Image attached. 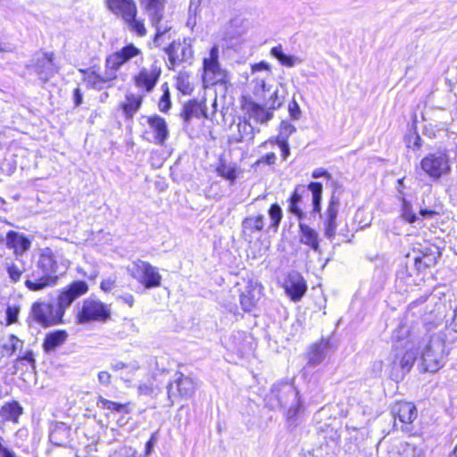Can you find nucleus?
<instances>
[{
  "mask_svg": "<svg viewBox=\"0 0 457 457\" xmlns=\"http://www.w3.org/2000/svg\"><path fill=\"white\" fill-rule=\"evenodd\" d=\"M396 340L395 353L391 360L393 370L398 368L404 374L411 370L416 359V345L419 343L418 337L410 332L408 326L400 325L394 334Z\"/></svg>",
  "mask_w": 457,
  "mask_h": 457,
  "instance_id": "nucleus-1",
  "label": "nucleus"
},
{
  "mask_svg": "<svg viewBox=\"0 0 457 457\" xmlns=\"http://www.w3.org/2000/svg\"><path fill=\"white\" fill-rule=\"evenodd\" d=\"M308 189L312 193V214H319L324 222V235L327 238L332 239L336 236L337 228V217L340 207V197L334 192L328 201L325 212L321 213V200L323 187L320 182H311Z\"/></svg>",
  "mask_w": 457,
  "mask_h": 457,
  "instance_id": "nucleus-2",
  "label": "nucleus"
},
{
  "mask_svg": "<svg viewBox=\"0 0 457 457\" xmlns=\"http://www.w3.org/2000/svg\"><path fill=\"white\" fill-rule=\"evenodd\" d=\"M448 352L445 347V337L437 333L429 337L420 351L421 366L424 371L436 372L445 363Z\"/></svg>",
  "mask_w": 457,
  "mask_h": 457,
  "instance_id": "nucleus-3",
  "label": "nucleus"
},
{
  "mask_svg": "<svg viewBox=\"0 0 457 457\" xmlns=\"http://www.w3.org/2000/svg\"><path fill=\"white\" fill-rule=\"evenodd\" d=\"M127 270L129 274L145 289L156 288L162 286V277L158 268L148 262L137 259L132 262Z\"/></svg>",
  "mask_w": 457,
  "mask_h": 457,
  "instance_id": "nucleus-4",
  "label": "nucleus"
},
{
  "mask_svg": "<svg viewBox=\"0 0 457 457\" xmlns=\"http://www.w3.org/2000/svg\"><path fill=\"white\" fill-rule=\"evenodd\" d=\"M422 170L433 180H438L451 171L449 155L446 149H438L428 154L420 162Z\"/></svg>",
  "mask_w": 457,
  "mask_h": 457,
  "instance_id": "nucleus-5",
  "label": "nucleus"
},
{
  "mask_svg": "<svg viewBox=\"0 0 457 457\" xmlns=\"http://www.w3.org/2000/svg\"><path fill=\"white\" fill-rule=\"evenodd\" d=\"M111 316L108 305L99 300L86 299L78 313V322L80 324L90 321H106Z\"/></svg>",
  "mask_w": 457,
  "mask_h": 457,
  "instance_id": "nucleus-6",
  "label": "nucleus"
},
{
  "mask_svg": "<svg viewBox=\"0 0 457 457\" xmlns=\"http://www.w3.org/2000/svg\"><path fill=\"white\" fill-rule=\"evenodd\" d=\"M23 344L24 343L22 340L19 339L12 334L4 336L1 339V346L7 356H12L17 353H19L15 360L16 365L20 363L27 364L34 369L35 359L33 353L31 350H26L25 352H22Z\"/></svg>",
  "mask_w": 457,
  "mask_h": 457,
  "instance_id": "nucleus-7",
  "label": "nucleus"
},
{
  "mask_svg": "<svg viewBox=\"0 0 457 457\" xmlns=\"http://www.w3.org/2000/svg\"><path fill=\"white\" fill-rule=\"evenodd\" d=\"M225 78L226 73L219 62V47L213 46L210 50L209 57L204 59V82L215 85L224 82Z\"/></svg>",
  "mask_w": 457,
  "mask_h": 457,
  "instance_id": "nucleus-8",
  "label": "nucleus"
},
{
  "mask_svg": "<svg viewBox=\"0 0 457 457\" xmlns=\"http://www.w3.org/2000/svg\"><path fill=\"white\" fill-rule=\"evenodd\" d=\"M167 395L169 400L173 403L177 397L190 398L195 394V383L181 372H176L172 382L168 383Z\"/></svg>",
  "mask_w": 457,
  "mask_h": 457,
  "instance_id": "nucleus-9",
  "label": "nucleus"
},
{
  "mask_svg": "<svg viewBox=\"0 0 457 457\" xmlns=\"http://www.w3.org/2000/svg\"><path fill=\"white\" fill-rule=\"evenodd\" d=\"M79 71L83 74V81L87 87L99 91L111 87L112 81L117 79V74H114V71L107 68H105L104 74L96 72L94 67L79 69Z\"/></svg>",
  "mask_w": 457,
  "mask_h": 457,
  "instance_id": "nucleus-10",
  "label": "nucleus"
},
{
  "mask_svg": "<svg viewBox=\"0 0 457 457\" xmlns=\"http://www.w3.org/2000/svg\"><path fill=\"white\" fill-rule=\"evenodd\" d=\"M33 319L45 327L57 324L62 320V311L56 306L47 303H35L31 309Z\"/></svg>",
  "mask_w": 457,
  "mask_h": 457,
  "instance_id": "nucleus-11",
  "label": "nucleus"
},
{
  "mask_svg": "<svg viewBox=\"0 0 457 457\" xmlns=\"http://www.w3.org/2000/svg\"><path fill=\"white\" fill-rule=\"evenodd\" d=\"M271 397H274L280 407H287L289 404H297L299 392L293 384L288 382H278L273 385Z\"/></svg>",
  "mask_w": 457,
  "mask_h": 457,
  "instance_id": "nucleus-12",
  "label": "nucleus"
},
{
  "mask_svg": "<svg viewBox=\"0 0 457 457\" xmlns=\"http://www.w3.org/2000/svg\"><path fill=\"white\" fill-rule=\"evenodd\" d=\"M141 50L133 44L123 46L120 51L110 54L105 60V68L111 69L117 74V71L132 58L140 55Z\"/></svg>",
  "mask_w": 457,
  "mask_h": 457,
  "instance_id": "nucleus-13",
  "label": "nucleus"
},
{
  "mask_svg": "<svg viewBox=\"0 0 457 457\" xmlns=\"http://www.w3.org/2000/svg\"><path fill=\"white\" fill-rule=\"evenodd\" d=\"M161 73L162 70L157 62H154L149 68H142L135 76V85L139 88H144L146 93H150L159 80Z\"/></svg>",
  "mask_w": 457,
  "mask_h": 457,
  "instance_id": "nucleus-14",
  "label": "nucleus"
},
{
  "mask_svg": "<svg viewBox=\"0 0 457 457\" xmlns=\"http://www.w3.org/2000/svg\"><path fill=\"white\" fill-rule=\"evenodd\" d=\"M33 70L37 74L40 80L43 82L49 80L59 70L54 62V54L45 53L37 56L35 60Z\"/></svg>",
  "mask_w": 457,
  "mask_h": 457,
  "instance_id": "nucleus-15",
  "label": "nucleus"
},
{
  "mask_svg": "<svg viewBox=\"0 0 457 457\" xmlns=\"http://www.w3.org/2000/svg\"><path fill=\"white\" fill-rule=\"evenodd\" d=\"M146 121L153 134V138L149 141L155 145H164L170 134L166 120L162 117L154 114L147 116Z\"/></svg>",
  "mask_w": 457,
  "mask_h": 457,
  "instance_id": "nucleus-16",
  "label": "nucleus"
},
{
  "mask_svg": "<svg viewBox=\"0 0 457 457\" xmlns=\"http://www.w3.org/2000/svg\"><path fill=\"white\" fill-rule=\"evenodd\" d=\"M391 413L395 419L394 427L397 428L396 419L402 423L401 429L403 426L411 424L417 418L418 411L416 406L409 402H398L393 405Z\"/></svg>",
  "mask_w": 457,
  "mask_h": 457,
  "instance_id": "nucleus-17",
  "label": "nucleus"
},
{
  "mask_svg": "<svg viewBox=\"0 0 457 457\" xmlns=\"http://www.w3.org/2000/svg\"><path fill=\"white\" fill-rule=\"evenodd\" d=\"M57 284L53 276L43 273L37 265L30 273L27 275L25 286L30 291H40L46 287H54Z\"/></svg>",
  "mask_w": 457,
  "mask_h": 457,
  "instance_id": "nucleus-18",
  "label": "nucleus"
},
{
  "mask_svg": "<svg viewBox=\"0 0 457 457\" xmlns=\"http://www.w3.org/2000/svg\"><path fill=\"white\" fill-rule=\"evenodd\" d=\"M286 293L290 298L297 302L305 294L307 286L300 273L296 271L290 272L284 284Z\"/></svg>",
  "mask_w": 457,
  "mask_h": 457,
  "instance_id": "nucleus-19",
  "label": "nucleus"
},
{
  "mask_svg": "<svg viewBox=\"0 0 457 457\" xmlns=\"http://www.w3.org/2000/svg\"><path fill=\"white\" fill-rule=\"evenodd\" d=\"M244 109L248 115V120H253L255 122L265 125L274 116L273 111L269 106H264L254 101H246Z\"/></svg>",
  "mask_w": 457,
  "mask_h": 457,
  "instance_id": "nucleus-20",
  "label": "nucleus"
},
{
  "mask_svg": "<svg viewBox=\"0 0 457 457\" xmlns=\"http://www.w3.org/2000/svg\"><path fill=\"white\" fill-rule=\"evenodd\" d=\"M169 58V69H173L176 65L188 60L192 57V49L186 44L173 41L165 48Z\"/></svg>",
  "mask_w": 457,
  "mask_h": 457,
  "instance_id": "nucleus-21",
  "label": "nucleus"
},
{
  "mask_svg": "<svg viewBox=\"0 0 457 457\" xmlns=\"http://www.w3.org/2000/svg\"><path fill=\"white\" fill-rule=\"evenodd\" d=\"M5 240L7 248L13 250L16 260H19V257L29 251L31 246L30 239L14 230L7 232Z\"/></svg>",
  "mask_w": 457,
  "mask_h": 457,
  "instance_id": "nucleus-22",
  "label": "nucleus"
},
{
  "mask_svg": "<svg viewBox=\"0 0 457 457\" xmlns=\"http://www.w3.org/2000/svg\"><path fill=\"white\" fill-rule=\"evenodd\" d=\"M36 265L41 269L43 273L45 272L47 275L53 276V278H54L56 282L58 281V265L56 257L52 249L49 247L42 249Z\"/></svg>",
  "mask_w": 457,
  "mask_h": 457,
  "instance_id": "nucleus-23",
  "label": "nucleus"
},
{
  "mask_svg": "<svg viewBox=\"0 0 457 457\" xmlns=\"http://www.w3.org/2000/svg\"><path fill=\"white\" fill-rule=\"evenodd\" d=\"M307 190L310 191L308 187H305L303 185H297L287 200V211L295 215L299 221L303 220L306 216L301 205L303 204V195Z\"/></svg>",
  "mask_w": 457,
  "mask_h": 457,
  "instance_id": "nucleus-24",
  "label": "nucleus"
},
{
  "mask_svg": "<svg viewBox=\"0 0 457 457\" xmlns=\"http://www.w3.org/2000/svg\"><path fill=\"white\" fill-rule=\"evenodd\" d=\"M109 10L122 17L125 21L133 14H137V4L134 0H106Z\"/></svg>",
  "mask_w": 457,
  "mask_h": 457,
  "instance_id": "nucleus-25",
  "label": "nucleus"
},
{
  "mask_svg": "<svg viewBox=\"0 0 457 457\" xmlns=\"http://www.w3.org/2000/svg\"><path fill=\"white\" fill-rule=\"evenodd\" d=\"M165 3V0H140V4L149 15L151 24L162 21Z\"/></svg>",
  "mask_w": 457,
  "mask_h": 457,
  "instance_id": "nucleus-26",
  "label": "nucleus"
},
{
  "mask_svg": "<svg viewBox=\"0 0 457 457\" xmlns=\"http://www.w3.org/2000/svg\"><path fill=\"white\" fill-rule=\"evenodd\" d=\"M261 292L257 286L248 284L240 295V303L245 312H251L257 304Z\"/></svg>",
  "mask_w": 457,
  "mask_h": 457,
  "instance_id": "nucleus-27",
  "label": "nucleus"
},
{
  "mask_svg": "<svg viewBox=\"0 0 457 457\" xmlns=\"http://www.w3.org/2000/svg\"><path fill=\"white\" fill-rule=\"evenodd\" d=\"M299 233L302 244L309 245L314 251L320 250L318 232L303 220L299 221Z\"/></svg>",
  "mask_w": 457,
  "mask_h": 457,
  "instance_id": "nucleus-28",
  "label": "nucleus"
},
{
  "mask_svg": "<svg viewBox=\"0 0 457 457\" xmlns=\"http://www.w3.org/2000/svg\"><path fill=\"white\" fill-rule=\"evenodd\" d=\"M328 342L321 340L319 343L312 345L308 353V364L316 366L320 364L325 359L326 350L328 349Z\"/></svg>",
  "mask_w": 457,
  "mask_h": 457,
  "instance_id": "nucleus-29",
  "label": "nucleus"
},
{
  "mask_svg": "<svg viewBox=\"0 0 457 457\" xmlns=\"http://www.w3.org/2000/svg\"><path fill=\"white\" fill-rule=\"evenodd\" d=\"M21 413L22 408L17 402L7 403L0 409V417L4 421L17 423Z\"/></svg>",
  "mask_w": 457,
  "mask_h": 457,
  "instance_id": "nucleus-30",
  "label": "nucleus"
},
{
  "mask_svg": "<svg viewBox=\"0 0 457 457\" xmlns=\"http://www.w3.org/2000/svg\"><path fill=\"white\" fill-rule=\"evenodd\" d=\"M68 337V334L64 330H57L48 333L44 340V349L46 352H52L56 347L62 345Z\"/></svg>",
  "mask_w": 457,
  "mask_h": 457,
  "instance_id": "nucleus-31",
  "label": "nucleus"
},
{
  "mask_svg": "<svg viewBox=\"0 0 457 457\" xmlns=\"http://www.w3.org/2000/svg\"><path fill=\"white\" fill-rule=\"evenodd\" d=\"M264 227V216H251L245 218L242 222L243 232L245 235L252 236L254 232H260Z\"/></svg>",
  "mask_w": 457,
  "mask_h": 457,
  "instance_id": "nucleus-32",
  "label": "nucleus"
},
{
  "mask_svg": "<svg viewBox=\"0 0 457 457\" xmlns=\"http://www.w3.org/2000/svg\"><path fill=\"white\" fill-rule=\"evenodd\" d=\"M142 104V96L129 95L126 96V103L121 104L123 113L127 119H132Z\"/></svg>",
  "mask_w": 457,
  "mask_h": 457,
  "instance_id": "nucleus-33",
  "label": "nucleus"
},
{
  "mask_svg": "<svg viewBox=\"0 0 457 457\" xmlns=\"http://www.w3.org/2000/svg\"><path fill=\"white\" fill-rule=\"evenodd\" d=\"M237 130L239 134L238 141L253 142L255 133H259L260 129H255L249 120L245 118L244 120L240 121L237 125Z\"/></svg>",
  "mask_w": 457,
  "mask_h": 457,
  "instance_id": "nucleus-34",
  "label": "nucleus"
},
{
  "mask_svg": "<svg viewBox=\"0 0 457 457\" xmlns=\"http://www.w3.org/2000/svg\"><path fill=\"white\" fill-rule=\"evenodd\" d=\"M204 115L203 106L196 101H189L184 105L182 117L186 122H189L193 117Z\"/></svg>",
  "mask_w": 457,
  "mask_h": 457,
  "instance_id": "nucleus-35",
  "label": "nucleus"
},
{
  "mask_svg": "<svg viewBox=\"0 0 457 457\" xmlns=\"http://www.w3.org/2000/svg\"><path fill=\"white\" fill-rule=\"evenodd\" d=\"M440 256L438 249H432L426 257H413L414 264L418 270L435 265Z\"/></svg>",
  "mask_w": 457,
  "mask_h": 457,
  "instance_id": "nucleus-36",
  "label": "nucleus"
},
{
  "mask_svg": "<svg viewBox=\"0 0 457 457\" xmlns=\"http://www.w3.org/2000/svg\"><path fill=\"white\" fill-rule=\"evenodd\" d=\"M272 56L277 58L279 62L287 67H294L296 63H300L302 61L295 56L286 54L281 46L272 47L270 50Z\"/></svg>",
  "mask_w": 457,
  "mask_h": 457,
  "instance_id": "nucleus-37",
  "label": "nucleus"
},
{
  "mask_svg": "<svg viewBox=\"0 0 457 457\" xmlns=\"http://www.w3.org/2000/svg\"><path fill=\"white\" fill-rule=\"evenodd\" d=\"M216 171L220 177L229 180L231 183H233L237 177V168L234 163L228 164L225 162L220 161Z\"/></svg>",
  "mask_w": 457,
  "mask_h": 457,
  "instance_id": "nucleus-38",
  "label": "nucleus"
},
{
  "mask_svg": "<svg viewBox=\"0 0 457 457\" xmlns=\"http://www.w3.org/2000/svg\"><path fill=\"white\" fill-rule=\"evenodd\" d=\"M287 407V410L285 412V416L287 419V426L290 428H295L299 424L298 414L302 409V403L300 398L298 399L297 404H289Z\"/></svg>",
  "mask_w": 457,
  "mask_h": 457,
  "instance_id": "nucleus-39",
  "label": "nucleus"
},
{
  "mask_svg": "<svg viewBox=\"0 0 457 457\" xmlns=\"http://www.w3.org/2000/svg\"><path fill=\"white\" fill-rule=\"evenodd\" d=\"M4 266L11 282L17 283L21 280V278L25 271L23 265L20 267L14 262L6 260Z\"/></svg>",
  "mask_w": 457,
  "mask_h": 457,
  "instance_id": "nucleus-40",
  "label": "nucleus"
},
{
  "mask_svg": "<svg viewBox=\"0 0 457 457\" xmlns=\"http://www.w3.org/2000/svg\"><path fill=\"white\" fill-rule=\"evenodd\" d=\"M137 14H133L131 17H129L124 21L128 25L130 31L135 33L138 37H145L147 33V30L145 26L144 20H140L137 18Z\"/></svg>",
  "mask_w": 457,
  "mask_h": 457,
  "instance_id": "nucleus-41",
  "label": "nucleus"
},
{
  "mask_svg": "<svg viewBox=\"0 0 457 457\" xmlns=\"http://www.w3.org/2000/svg\"><path fill=\"white\" fill-rule=\"evenodd\" d=\"M68 433V428L64 423L55 424L49 433V439L53 444L61 445L62 444V440L60 436H67Z\"/></svg>",
  "mask_w": 457,
  "mask_h": 457,
  "instance_id": "nucleus-42",
  "label": "nucleus"
},
{
  "mask_svg": "<svg viewBox=\"0 0 457 457\" xmlns=\"http://www.w3.org/2000/svg\"><path fill=\"white\" fill-rule=\"evenodd\" d=\"M68 288L73 302L88 291L87 284L82 280L73 281L68 286Z\"/></svg>",
  "mask_w": 457,
  "mask_h": 457,
  "instance_id": "nucleus-43",
  "label": "nucleus"
},
{
  "mask_svg": "<svg viewBox=\"0 0 457 457\" xmlns=\"http://www.w3.org/2000/svg\"><path fill=\"white\" fill-rule=\"evenodd\" d=\"M401 217L411 224L418 220V217L412 210L411 204L405 198L402 199Z\"/></svg>",
  "mask_w": 457,
  "mask_h": 457,
  "instance_id": "nucleus-44",
  "label": "nucleus"
},
{
  "mask_svg": "<svg viewBox=\"0 0 457 457\" xmlns=\"http://www.w3.org/2000/svg\"><path fill=\"white\" fill-rule=\"evenodd\" d=\"M72 303L73 299L71 298L70 290L67 287L60 293L56 305V309L58 311H62V317L64 314L65 309L71 306Z\"/></svg>",
  "mask_w": 457,
  "mask_h": 457,
  "instance_id": "nucleus-45",
  "label": "nucleus"
},
{
  "mask_svg": "<svg viewBox=\"0 0 457 457\" xmlns=\"http://www.w3.org/2000/svg\"><path fill=\"white\" fill-rule=\"evenodd\" d=\"M96 406L104 410L114 411L117 412L122 411L127 408L126 404H121L110 400H107L102 396H99Z\"/></svg>",
  "mask_w": 457,
  "mask_h": 457,
  "instance_id": "nucleus-46",
  "label": "nucleus"
},
{
  "mask_svg": "<svg viewBox=\"0 0 457 457\" xmlns=\"http://www.w3.org/2000/svg\"><path fill=\"white\" fill-rule=\"evenodd\" d=\"M296 131L295 127L287 120H282L279 126V133L277 141L288 140L289 137Z\"/></svg>",
  "mask_w": 457,
  "mask_h": 457,
  "instance_id": "nucleus-47",
  "label": "nucleus"
},
{
  "mask_svg": "<svg viewBox=\"0 0 457 457\" xmlns=\"http://www.w3.org/2000/svg\"><path fill=\"white\" fill-rule=\"evenodd\" d=\"M162 89L163 93L159 101L158 107L161 112H167L170 109V106H171L170 94L169 91L168 84L167 83L162 84Z\"/></svg>",
  "mask_w": 457,
  "mask_h": 457,
  "instance_id": "nucleus-48",
  "label": "nucleus"
},
{
  "mask_svg": "<svg viewBox=\"0 0 457 457\" xmlns=\"http://www.w3.org/2000/svg\"><path fill=\"white\" fill-rule=\"evenodd\" d=\"M269 216L271 220L270 227L277 228L282 219V209L278 204H273L269 209Z\"/></svg>",
  "mask_w": 457,
  "mask_h": 457,
  "instance_id": "nucleus-49",
  "label": "nucleus"
},
{
  "mask_svg": "<svg viewBox=\"0 0 457 457\" xmlns=\"http://www.w3.org/2000/svg\"><path fill=\"white\" fill-rule=\"evenodd\" d=\"M152 26L155 29L154 42L156 46H160L162 38L170 32L171 26L162 24V21H158L157 24H152Z\"/></svg>",
  "mask_w": 457,
  "mask_h": 457,
  "instance_id": "nucleus-50",
  "label": "nucleus"
},
{
  "mask_svg": "<svg viewBox=\"0 0 457 457\" xmlns=\"http://www.w3.org/2000/svg\"><path fill=\"white\" fill-rule=\"evenodd\" d=\"M284 97L278 95V89L272 92L270 97L266 102L265 105L269 106L273 112L280 108L283 104Z\"/></svg>",
  "mask_w": 457,
  "mask_h": 457,
  "instance_id": "nucleus-51",
  "label": "nucleus"
},
{
  "mask_svg": "<svg viewBox=\"0 0 457 457\" xmlns=\"http://www.w3.org/2000/svg\"><path fill=\"white\" fill-rule=\"evenodd\" d=\"M422 145V139L417 132L411 133L407 137V146L413 149H420Z\"/></svg>",
  "mask_w": 457,
  "mask_h": 457,
  "instance_id": "nucleus-52",
  "label": "nucleus"
},
{
  "mask_svg": "<svg viewBox=\"0 0 457 457\" xmlns=\"http://www.w3.org/2000/svg\"><path fill=\"white\" fill-rule=\"evenodd\" d=\"M288 112L293 120H299L302 114L301 108L295 98L288 104Z\"/></svg>",
  "mask_w": 457,
  "mask_h": 457,
  "instance_id": "nucleus-53",
  "label": "nucleus"
},
{
  "mask_svg": "<svg viewBox=\"0 0 457 457\" xmlns=\"http://www.w3.org/2000/svg\"><path fill=\"white\" fill-rule=\"evenodd\" d=\"M432 249H437L435 245H419L418 247L413 249L414 257H426Z\"/></svg>",
  "mask_w": 457,
  "mask_h": 457,
  "instance_id": "nucleus-54",
  "label": "nucleus"
},
{
  "mask_svg": "<svg viewBox=\"0 0 457 457\" xmlns=\"http://www.w3.org/2000/svg\"><path fill=\"white\" fill-rule=\"evenodd\" d=\"M140 369V366L137 361H132L126 364V375L121 376V378L125 381H129V377L132 376L136 371H137Z\"/></svg>",
  "mask_w": 457,
  "mask_h": 457,
  "instance_id": "nucleus-55",
  "label": "nucleus"
},
{
  "mask_svg": "<svg viewBox=\"0 0 457 457\" xmlns=\"http://www.w3.org/2000/svg\"><path fill=\"white\" fill-rule=\"evenodd\" d=\"M277 160L276 154L274 153H269L261 159H259L255 165H259L260 163L265 162L266 164L271 165L274 164Z\"/></svg>",
  "mask_w": 457,
  "mask_h": 457,
  "instance_id": "nucleus-56",
  "label": "nucleus"
},
{
  "mask_svg": "<svg viewBox=\"0 0 457 457\" xmlns=\"http://www.w3.org/2000/svg\"><path fill=\"white\" fill-rule=\"evenodd\" d=\"M111 374L108 371H100L97 375V378L100 384L109 386L111 384Z\"/></svg>",
  "mask_w": 457,
  "mask_h": 457,
  "instance_id": "nucleus-57",
  "label": "nucleus"
},
{
  "mask_svg": "<svg viewBox=\"0 0 457 457\" xmlns=\"http://www.w3.org/2000/svg\"><path fill=\"white\" fill-rule=\"evenodd\" d=\"M114 286H115V279L110 277L108 278L104 279L101 282L100 287L102 290L108 292V291H111L114 287Z\"/></svg>",
  "mask_w": 457,
  "mask_h": 457,
  "instance_id": "nucleus-58",
  "label": "nucleus"
},
{
  "mask_svg": "<svg viewBox=\"0 0 457 457\" xmlns=\"http://www.w3.org/2000/svg\"><path fill=\"white\" fill-rule=\"evenodd\" d=\"M277 144L278 145V146L281 149L282 158L284 160H286L290 154V148H289L288 141H287V140H285V142L284 141H277Z\"/></svg>",
  "mask_w": 457,
  "mask_h": 457,
  "instance_id": "nucleus-59",
  "label": "nucleus"
},
{
  "mask_svg": "<svg viewBox=\"0 0 457 457\" xmlns=\"http://www.w3.org/2000/svg\"><path fill=\"white\" fill-rule=\"evenodd\" d=\"M118 299L129 307H132L134 305L135 299L132 294L125 293L123 295H119Z\"/></svg>",
  "mask_w": 457,
  "mask_h": 457,
  "instance_id": "nucleus-60",
  "label": "nucleus"
},
{
  "mask_svg": "<svg viewBox=\"0 0 457 457\" xmlns=\"http://www.w3.org/2000/svg\"><path fill=\"white\" fill-rule=\"evenodd\" d=\"M420 214L423 218H434L435 216L439 215V212L432 209L421 208L420 210Z\"/></svg>",
  "mask_w": 457,
  "mask_h": 457,
  "instance_id": "nucleus-61",
  "label": "nucleus"
},
{
  "mask_svg": "<svg viewBox=\"0 0 457 457\" xmlns=\"http://www.w3.org/2000/svg\"><path fill=\"white\" fill-rule=\"evenodd\" d=\"M137 451L132 447L123 446L120 449V454L126 457H135Z\"/></svg>",
  "mask_w": 457,
  "mask_h": 457,
  "instance_id": "nucleus-62",
  "label": "nucleus"
},
{
  "mask_svg": "<svg viewBox=\"0 0 457 457\" xmlns=\"http://www.w3.org/2000/svg\"><path fill=\"white\" fill-rule=\"evenodd\" d=\"M157 441V433H154L150 439L147 441V443L145 444V453L146 454H149L152 451V448L154 446V445L156 443Z\"/></svg>",
  "mask_w": 457,
  "mask_h": 457,
  "instance_id": "nucleus-63",
  "label": "nucleus"
},
{
  "mask_svg": "<svg viewBox=\"0 0 457 457\" xmlns=\"http://www.w3.org/2000/svg\"><path fill=\"white\" fill-rule=\"evenodd\" d=\"M74 104L76 106H79L83 101V96L79 87H76L73 92Z\"/></svg>",
  "mask_w": 457,
  "mask_h": 457,
  "instance_id": "nucleus-64",
  "label": "nucleus"
}]
</instances>
